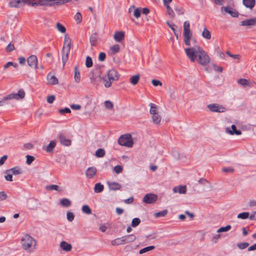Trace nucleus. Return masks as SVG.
<instances>
[{
    "label": "nucleus",
    "mask_w": 256,
    "mask_h": 256,
    "mask_svg": "<svg viewBox=\"0 0 256 256\" xmlns=\"http://www.w3.org/2000/svg\"><path fill=\"white\" fill-rule=\"evenodd\" d=\"M185 52L192 62L196 60L200 65L205 66L210 62V58L208 54L199 46L194 45L191 48L184 49Z\"/></svg>",
    "instance_id": "1"
},
{
    "label": "nucleus",
    "mask_w": 256,
    "mask_h": 256,
    "mask_svg": "<svg viewBox=\"0 0 256 256\" xmlns=\"http://www.w3.org/2000/svg\"><path fill=\"white\" fill-rule=\"evenodd\" d=\"M120 78V74L114 69L109 70L106 74L102 78V80L104 86L106 88H108L111 86L112 84L117 81Z\"/></svg>",
    "instance_id": "2"
},
{
    "label": "nucleus",
    "mask_w": 256,
    "mask_h": 256,
    "mask_svg": "<svg viewBox=\"0 0 256 256\" xmlns=\"http://www.w3.org/2000/svg\"><path fill=\"white\" fill-rule=\"evenodd\" d=\"M22 244L24 249L28 252L33 250L36 246V240L28 234L24 235L22 238Z\"/></svg>",
    "instance_id": "3"
},
{
    "label": "nucleus",
    "mask_w": 256,
    "mask_h": 256,
    "mask_svg": "<svg viewBox=\"0 0 256 256\" xmlns=\"http://www.w3.org/2000/svg\"><path fill=\"white\" fill-rule=\"evenodd\" d=\"M184 44L190 46V40H193L192 38V34L190 30V24L189 21H186L184 23Z\"/></svg>",
    "instance_id": "4"
},
{
    "label": "nucleus",
    "mask_w": 256,
    "mask_h": 256,
    "mask_svg": "<svg viewBox=\"0 0 256 256\" xmlns=\"http://www.w3.org/2000/svg\"><path fill=\"white\" fill-rule=\"evenodd\" d=\"M118 143L120 146L128 148H132L134 144L132 136L129 134L122 135L118 140Z\"/></svg>",
    "instance_id": "5"
},
{
    "label": "nucleus",
    "mask_w": 256,
    "mask_h": 256,
    "mask_svg": "<svg viewBox=\"0 0 256 256\" xmlns=\"http://www.w3.org/2000/svg\"><path fill=\"white\" fill-rule=\"evenodd\" d=\"M32 0H12L8 3V6L11 8H19L23 7L25 4L32 6Z\"/></svg>",
    "instance_id": "6"
},
{
    "label": "nucleus",
    "mask_w": 256,
    "mask_h": 256,
    "mask_svg": "<svg viewBox=\"0 0 256 256\" xmlns=\"http://www.w3.org/2000/svg\"><path fill=\"white\" fill-rule=\"evenodd\" d=\"M207 108L213 112H224L226 110L224 107L218 104H209L207 106Z\"/></svg>",
    "instance_id": "7"
},
{
    "label": "nucleus",
    "mask_w": 256,
    "mask_h": 256,
    "mask_svg": "<svg viewBox=\"0 0 256 256\" xmlns=\"http://www.w3.org/2000/svg\"><path fill=\"white\" fill-rule=\"evenodd\" d=\"M53 2L54 0H36V1L33 0L32 6L34 7L38 6H53V4L52 2Z\"/></svg>",
    "instance_id": "8"
},
{
    "label": "nucleus",
    "mask_w": 256,
    "mask_h": 256,
    "mask_svg": "<svg viewBox=\"0 0 256 256\" xmlns=\"http://www.w3.org/2000/svg\"><path fill=\"white\" fill-rule=\"evenodd\" d=\"M157 200V195L152 194H146L143 198V201L146 204H154Z\"/></svg>",
    "instance_id": "9"
},
{
    "label": "nucleus",
    "mask_w": 256,
    "mask_h": 256,
    "mask_svg": "<svg viewBox=\"0 0 256 256\" xmlns=\"http://www.w3.org/2000/svg\"><path fill=\"white\" fill-rule=\"evenodd\" d=\"M8 98L10 100L15 99V100H20L24 98L25 96V92L23 90H20L18 93H12L8 94Z\"/></svg>",
    "instance_id": "10"
},
{
    "label": "nucleus",
    "mask_w": 256,
    "mask_h": 256,
    "mask_svg": "<svg viewBox=\"0 0 256 256\" xmlns=\"http://www.w3.org/2000/svg\"><path fill=\"white\" fill-rule=\"evenodd\" d=\"M27 62L30 66L34 69L38 68V58L36 56L32 55L27 59Z\"/></svg>",
    "instance_id": "11"
},
{
    "label": "nucleus",
    "mask_w": 256,
    "mask_h": 256,
    "mask_svg": "<svg viewBox=\"0 0 256 256\" xmlns=\"http://www.w3.org/2000/svg\"><path fill=\"white\" fill-rule=\"evenodd\" d=\"M226 133L230 134V135H240L242 132L240 130L236 129V127L234 124H232L231 126V128H226Z\"/></svg>",
    "instance_id": "12"
},
{
    "label": "nucleus",
    "mask_w": 256,
    "mask_h": 256,
    "mask_svg": "<svg viewBox=\"0 0 256 256\" xmlns=\"http://www.w3.org/2000/svg\"><path fill=\"white\" fill-rule=\"evenodd\" d=\"M58 138L60 142L62 144L65 146H70L71 144V140L70 139L66 138V136L62 133H60Z\"/></svg>",
    "instance_id": "13"
},
{
    "label": "nucleus",
    "mask_w": 256,
    "mask_h": 256,
    "mask_svg": "<svg viewBox=\"0 0 256 256\" xmlns=\"http://www.w3.org/2000/svg\"><path fill=\"white\" fill-rule=\"evenodd\" d=\"M96 172L97 170L95 167H90L86 170V174L88 178L90 179L95 176Z\"/></svg>",
    "instance_id": "14"
},
{
    "label": "nucleus",
    "mask_w": 256,
    "mask_h": 256,
    "mask_svg": "<svg viewBox=\"0 0 256 256\" xmlns=\"http://www.w3.org/2000/svg\"><path fill=\"white\" fill-rule=\"evenodd\" d=\"M124 32L117 31L114 33V38L116 42H121L124 38Z\"/></svg>",
    "instance_id": "15"
},
{
    "label": "nucleus",
    "mask_w": 256,
    "mask_h": 256,
    "mask_svg": "<svg viewBox=\"0 0 256 256\" xmlns=\"http://www.w3.org/2000/svg\"><path fill=\"white\" fill-rule=\"evenodd\" d=\"M256 24V18H250L240 22V26H253Z\"/></svg>",
    "instance_id": "16"
},
{
    "label": "nucleus",
    "mask_w": 256,
    "mask_h": 256,
    "mask_svg": "<svg viewBox=\"0 0 256 256\" xmlns=\"http://www.w3.org/2000/svg\"><path fill=\"white\" fill-rule=\"evenodd\" d=\"M221 10H224L226 12L229 14L232 17L236 18L238 16V12L232 10L231 8L228 6L222 7Z\"/></svg>",
    "instance_id": "17"
},
{
    "label": "nucleus",
    "mask_w": 256,
    "mask_h": 256,
    "mask_svg": "<svg viewBox=\"0 0 256 256\" xmlns=\"http://www.w3.org/2000/svg\"><path fill=\"white\" fill-rule=\"evenodd\" d=\"M126 244L124 236L117 238L111 242V244L112 246H118Z\"/></svg>",
    "instance_id": "18"
},
{
    "label": "nucleus",
    "mask_w": 256,
    "mask_h": 256,
    "mask_svg": "<svg viewBox=\"0 0 256 256\" xmlns=\"http://www.w3.org/2000/svg\"><path fill=\"white\" fill-rule=\"evenodd\" d=\"M11 172L12 174L17 175L22 174V169L18 166H16L13 168H10L8 170H6V173H10Z\"/></svg>",
    "instance_id": "19"
},
{
    "label": "nucleus",
    "mask_w": 256,
    "mask_h": 256,
    "mask_svg": "<svg viewBox=\"0 0 256 256\" xmlns=\"http://www.w3.org/2000/svg\"><path fill=\"white\" fill-rule=\"evenodd\" d=\"M68 48H66V50H62V62L63 66H64L67 62L70 50H68Z\"/></svg>",
    "instance_id": "20"
},
{
    "label": "nucleus",
    "mask_w": 256,
    "mask_h": 256,
    "mask_svg": "<svg viewBox=\"0 0 256 256\" xmlns=\"http://www.w3.org/2000/svg\"><path fill=\"white\" fill-rule=\"evenodd\" d=\"M172 190L174 193L178 192L180 194H184L186 192V186H180L178 187H174Z\"/></svg>",
    "instance_id": "21"
},
{
    "label": "nucleus",
    "mask_w": 256,
    "mask_h": 256,
    "mask_svg": "<svg viewBox=\"0 0 256 256\" xmlns=\"http://www.w3.org/2000/svg\"><path fill=\"white\" fill-rule=\"evenodd\" d=\"M60 246L62 250L66 252H70L72 248V245L65 241H62L60 242Z\"/></svg>",
    "instance_id": "22"
},
{
    "label": "nucleus",
    "mask_w": 256,
    "mask_h": 256,
    "mask_svg": "<svg viewBox=\"0 0 256 256\" xmlns=\"http://www.w3.org/2000/svg\"><path fill=\"white\" fill-rule=\"evenodd\" d=\"M109 188L111 190H116L120 189L122 186L118 183L116 182H110L108 183Z\"/></svg>",
    "instance_id": "23"
},
{
    "label": "nucleus",
    "mask_w": 256,
    "mask_h": 256,
    "mask_svg": "<svg viewBox=\"0 0 256 256\" xmlns=\"http://www.w3.org/2000/svg\"><path fill=\"white\" fill-rule=\"evenodd\" d=\"M47 78L50 84L54 85L58 84V79L54 76H52L50 74H48Z\"/></svg>",
    "instance_id": "24"
},
{
    "label": "nucleus",
    "mask_w": 256,
    "mask_h": 256,
    "mask_svg": "<svg viewBox=\"0 0 256 256\" xmlns=\"http://www.w3.org/2000/svg\"><path fill=\"white\" fill-rule=\"evenodd\" d=\"M242 2L246 8H248L250 9L252 8L256 4L255 0H242Z\"/></svg>",
    "instance_id": "25"
},
{
    "label": "nucleus",
    "mask_w": 256,
    "mask_h": 256,
    "mask_svg": "<svg viewBox=\"0 0 256 256\" xmlns=\"http://www.w3.org/2000/svg\"><path fill=\"white\" fill-rule=\"evenodd\" d=\"M56 146V142L55 140H52L44 150L48 152H52Z\"/></svg>",
    "instance_id": "26"
},
{
    "label": "nucleus",
    "mask_w": 256,
    "mask_h": 256,
    "mask_svg": "<svg viewBox=\"0 0 256 256\" xmlns=\"http://www.w3.org/2000/svg\"><path fill=\"white\" fill-rule=\"evenodd\" d=\"M74 78L76 82L78 83L80 80V72L78 70V66H76L74 68Z\"/></svg>",
    "instance_id": "27"
},
{
    "label": "nucleus",
    "mask_w": 256,
    "mask_h": 256,
    "mask_svg": "<svg viewBox=\"0 0 256 256\" xmlns=\"http://www.w3.org/2000/svg\"><path fill=\"white\" fill-rule=\"evenodd\" d=\"M98 39V36L96 33L92 34L90 38V43L92 46H95Z\"/></svg>",
    "instance_id": "28"
},
{
    "label": "nucleus",
    "mask_w": 256,
    "mask_h": 256,
    "mask_svg": "<svg viewBox=\"0 0 256 256\" xmlns=\"http://www.w3.org/2000/svg\"><path fill=\"white\" fill-rule=\"evenodd\" d=\"M124 238L126 244L132 242L136 240V236L134 234L124 236Z\"/></svg>",
    "instance_id": "29"
},
{
    "label": "nucleus",
    "mask_w": 256,
    "mask_h": 256,
    "mask_svg": "<svg viewBox=\"0 0 256 256\" xmlns=\"http://www.w3.org/2000/svg\"><path fill=\"white\" fill-rule=\"evenodd\" d=\"M70 40L69 38L65 37L64 40V46L62 48V50H66V48H69L68 50H70Z\"/></svg>",
    "instance_id": "30"
},
{
    "label": "nucleus",
    "mask_w": 256,
    "mask_h": 256,
    "mask_svg": "<svg viewBox=\"0 0 256 256\" xmlns=\"http://www.w3.org/2000/svg\"><path fill=\"white\" fill-rule=\"evenodd\" d=\"M104 186L103 184H101V183L98 182L96 183L94 188V191L96 193H100L102 192L104 190Z\"/></svg>",
    "instance_id": "31"
},
{
    "label": "nucleus",
    "mask_w": 256,
    "mask_h": 256,
    "mask_svg": "<svg viewBox=\"0 0 256 256\" xmlns=\"http://www.w3.org/2000/svg\"><path fill=\"white\" fill-rule=\"evenodd\" d=\"M202 36L206 40H210L211 38V34L210 31L206 28H204L202 32Z\"/></svg>",
    "instance_id": "32"
},
{
    "label": "nucleus",
    "mask_w": 256,
    "mask_h": 256,
    "mask_svg": "<svg viewBox=\"0 0 256 256\" xmlns=\"http://www.w3.org/2000/svg\"><path fill=\"white\" fill-rule=\"evenodd\" d=\"M140 76L138 74H136L134 76H133L130 78V82L132 85H136V84L139 80H140Z\"/></svg>",
    "instance_id": "33"
},
{
    "label": "nucleus",
    "mask_w": 256,
    "mask_h": 256,
    "mask_svg": "<svg viewBox=\"0 0 256 256\" xmlns=\"http://www.w3.org/2000/svg\"><path fill=\"white\" fill-rule=\"evenodd\" d=\"M161 118L160 116L158 113L152 115V122L156 124H158L161 121Z\"/></svg>",
    "instance_id": "34"
},
{
    "label": "nucleus",
    "mask_w": 256,
    "mask_h": 256,
    "mask_svg": "<svg viewBox=\"0 0 256 256\" xmlns=\"http://www.w3.org/2000/svg\"><path fill=\"white\" fill-rule=\"evenodd\" d=\"M167 10V13L172 18H174V17L175 14L174 12V10H172V8L170 7L168 4H164Z\"/></svg>",
    "instance_id": "35"
},
{
    "label": "nucleus",
    "mask_w": 256,
    "mask_h": 256,
    "mask_svg": "<svg viewBox=\"0 0 256 256\" xmlns=\"http://www.w3.org/2000/svg\"><path fill=\"white\" fill-rule=\"evenodd\" d=\"M155 248V246H146V247H145L142 249H141L140 251H139V254H143L145 252H146L148 251H150V250H152L154 249Z\"/></svg>",
    "instance_id": "36"
},
{
    "label": "nucleus",
    "mask_w": 256,
    "mask_h": 256,
    "mask_svg": "<svg viewBox=\"0 0 256 256\" xmlns=\"http://www.w3.org/2000/svg\"><path fill=\"white\" fill-rule=\"evenodd\" d=\"M105 150L103 148H99L96 152V156L98 158H102L105 155Z\"/></svg>",
    "instance_id": "37"
},
{
    "label": "nucleus",
    "mask_w": 256,
    "mask_h": 256,
    "mask_svg": "<svg viewBox=\"0 0 256 256\" xmlns=\"http://www.w3.org/2000/svg\"><path fill=\"white\" fill-rule=\"evenodd\" d=\"M168 212L167 210H164L162 211L156 212L154 214V216L156 218L164 217L166 216V214H168Z\"/></svg>",
    "instance_id": "38"
},
{
    "label": "nucleus",
    "mask_w": 256,
    "mask_h": 256,
    "mask_svg": "<svg viewBox=\"0 0 256 256\" xmlns=\"http://www.w3.org/2000/svg\"><path fill=\"white\" fill-rule=\"evenodd\" d=\"M150 112L152 115L156 114L157 113H158V112L157 110V106L156 104L150 103Z\"/></svg>",
    "instance_id": "39"
},
{
    "label": "nucleus",
    "mask_w": 256,
    "mask_h": 256,
    "mask_svg": "<svg viewBox=\"0 0 256 256\" xmlns=\"http://www.w3.org/2000/svg\"><path fill=\"white\" fill-rule=\"evenodd\" d=\"M60 204L64 207H68L71 204V202L68 199L65 198L61 200Z\"/></svg>",
    "instance_id": "40"
},
{
    "label": "nucleus",
    "mask_w": 256,
    "mask_h": 256,
    "mask_svg": "<svg viewBox=\"0 0 256 256\" xmlns=\"http://www.w3.org/2000/svg\"><path fill=\"white\" fill-rule=\"evenodd\" d=\"M82 212L86 214H88L92 213V210L88 205H84L82 206Z\"/></svg>",
    "instance_id": "41"
},
{
    "label": "nucleus",
    "mask_w": 256,
    "mask_h": 256,
    "mask_svg": "<svg viewBox=\"0 0 256 256\" xmlns=\"http://www.w3.org/2000/svg\"><path fill=\"white\" fill-rule=\"evenodd\" d=\"M230 225H227L226 226L221 227L217 230V232H226L231 229Z\"/></svg>",
    "instance_id": "42"
},
{
    "label": "nucleus",
    "mask_w": 256,
    "mask_h": 256,
    "mask_svg": "<svg viewBox=\"0 0 256 256\" xmlns=\"http://www.w3.org/2000/svg\"><path fill=\"white\" fill-rule=\"evenodd\" d=\"M70 1H71V0H56L55 1L52 2L53 6L55 5L60 6L62 4H64Z\"/></svg>",
    "instance_id": "43"
},
{
    "label": "nucleus",
    "mask_w": 256,
    "mask_h": 256,
    "mask_svg": "<svg viewBox=\"0 0 256 256\" xmlns=\"http://www.w3.org/2000/svg\"><path fill=\"white\" fill-rule=\"evenodd\" d=\"M249 246V244L246 242H242L237 244L238 248L240 250L246 248Z\"/></svg>",
    "instance_id": "44"
},
{
    "label": "nucleus",
    "mask_w": 256,
    "mask_h": 256,
    "mask_svg": "<svg viewBox=\"0 0 256 256\" xmlns=\"http://www.w3.org/2000/svg\"><path fill=\"white\" fill-rule=\"evenodd\" d=\"M93 62L92 58L90 56H88L86 58V66L87 68H90L92 66Z\"/></svg>",
    "instance_id": "45"
},
{
    "label": "nucleus",
    "mask_w": 256,
    "mask_h": 256,
    "mask_svg": "<svg viewBox=\"0 0 256 256\" xmlns=\"http://www.w3.org/2000/svg\"><path fill=\"white\" fill-rule=\"evenodd\" d=\"M249 217L250 216H249V212H243L239 214L237 216V218H241V219H246Z\"/></svg>",
    "instance_id": "46"
},
{
    "label": "nucleus",
    "mask_w": 256,
    "mask_h": 256,
    "mask_svg": "<svg viewBox=\"0 0 256 256\" xmlns=\"http://www.w3.org/2000/svg\"><path fill=\"white\" fill-rule=\"evenodd\" d=\"M140 220L139 218H134L132 220L131 226L134 228L136 227L140 223Z\"/></svg>",
    "instance_id": "47"
},
{
    "label": "nucleus",
    "mask_w": 256,
    "mask_h": 256,
    "mask_svg": "<svg viewBox=\"0 0 256 256\" xmlns=\"http://www.w3.org/2000/svg\"><path fill=\"white\" fill-rule=\"evenodd\" d=\"M238 83L244 87L246 86H250V85H249L248 81L244 78H240L238 80Z\"/></svg>",
    "instance_id": "48"
},
{
    "label": "nucleus",
    "mask_w": 256,
    "mask_h": 256,
    "mask_svg": "<svg viewBox=\"0 0 256 256\" xmlns=\"http://www.w3.org/2000/svg\"><path fill=\"white\" fill-rule=\"evenodd\" d=\"M120 46L118 44H116L110 47V50L113 54L118 52H120Z\"/></svg>",
    "instance_id": "49"
},
{
    "label": "nucleus",
    "mask_w": 256,
    "mask_h": 256,
    "mask_svg": "<svg viewBox=\"0 0 256 256\" xmlns=\"http://www.w3.org/2000/svg\"><path fill=\"white\" fill-rule=\"evenodd\" d=\"M46 188L51 190H55L58 192H60L62 190H60V186L56 184H52L47 186Z\"/></svg>",
    "instance_id": "50"
},
{
    "label": "nucleus",
    "mask_w": 256,
    "mask_h": 256,
    "mask_svg": "<svg viewBox=\"0 0 256 256\" xmlns=\"http://www.w3.org/2000/svg\"><path fill=\"white\" fill-rule=\"evenodd\" d=\"M56 28L62 33H64L66 32V28L59 22L56 24Z\"/></svg>",
    "instance_id": "51"
},
{
    "label": "nucleus",
    "mask_w": 256,
    "mask_h": 256,
    "mask_svg": "<svg viewBox=\"0 0 256 256\" xmlns=\"http://www.w3.org/2000/svg\"><path fill=\"white\" fill-rule=\"evenodd\" d=\"M74 19L78 24L80 23L82 20V16L81 14L79 12H77L74 16Z\"/></svg>",
    "instance_id": "52"
},
{
    "label": "nucleus",
    "mask_w": 256,
    "mask_h": 256,
    "mask_svg": "<svg viewBox=\"0 0 256 256\" xmlns=\"http://www.w3.org/2000/svg\"><path fill=\"white\" fill-rule=\"evenodd\" d=\"M104 106L107 109L112 110L114 108V104L110 100H106L104 102Z\"/></svg>",
    "instance_id": "53"
},
{
    "label": "nucleus",
    "mask_w": 256,
    "mask_h": 256,
    "mask_svg": "<svg viewBox=\"0 0 256 256\" xmlns=\"http://www.w3.org/2000/svg\"><path fill=\"white\" fill-rule=\"evenodd\" d=\"M14 50V46L13 44L10 43L6 48V51L8 52H10Z\"/></svg>",
    "instance_id": "54"
},
{
    "label": "nucleus",
    "mask_w": 256,
    "mask_h": 256,
    "mask_svg": "<svg viewBox=\"0 0 256 256\" xmlns=\"http://www.w3.org/2000/svg\"><path fill=\"white\" fill-rule=\"evenodd\" d=\"M26 162L28 164H30L34 160V158L33 156L27 155L26 156Z\"/></svg>",
    "instance_id": "55"
},
{
    "label": "nucleus",
    "mask_w": 256,
    "mask_h": 256,
    "mask_svg": "<svg viewBox=\"0 0 256 256\" xmlns=\"http://www.w3.org/2000/svg\"><path fill=\"white\" fill-rule=\"evenodd\" d=\"M67 219L70 222H72L74 218V216L73 213L71 212H68L66 214Z\"/></svg>",
    "instance_id": "56"
},
{
    "label": "nucleus",
    "mask_w": 256,
    "mask_h": 256,
    "mask_svg": "<svg viewBox=\"0 0 256 256\" xmlns=\"http://www.w3.org/2000/svg\"><path fill=\"white\" fill-rule=\"evenodd\" d=\"M114 170L116 174H120L122 172V168L120 165H117L114 167Z\"/></svg>",
    "instance_id": "57"
},
{
    "label": "nucleus",
    "mask_w": 256,
    "mask_h": 256,
    "mask_svg": "<svg viewBox=\"0 0 256 256\" xmlns=\"http://www.w3.org/2000/svg\"><path fill=\"white\" fill-rule=\"evenodd\" d=\"M152 83L153 84V86H162V82L160 80L156 79L152 80Z\"/></svg>",
    "instance_id": "58"
},
{
    "label": "nucleus",
    "mask_w": 256,
    "mask_h": 256,
    "mask_svg": "<svg viewBox=\"0 0 256 256\" xmlns=\"http://www.w3.org/2000/svg\"><path fill=\"white\" fill-rule=\"evenodd\" d=\"M134 15L136 18H138L140 17L141 15V11L139 8H136L135 9Z\"/></svg>",
    "instance_id": "59"
},
{
    "label": "nucleus",
    "mask_w": 256,
    "mask_h": 256,
    "mask_svg": "<svg viewBox=\"0 0 256 256\" xmlns=\"http://www.w3.org/2000/svg\"><path fill=\"white\" fill-rule=\"evenodd\" d=\"M106 58V54L104 52H101L98 56V60L100 62H103L105 60Z\"/></svg>",
    "instance_id": "60"
},
{
    "label": "nucleus",
    "mask_w": 256,
    "mask_h": 256,
    "mask_svg": "<svg viewBox=\"0 0 256 256\" xmlns=\"http://www.w3.org/2000/svg\"><path fill=\"white\" fill-rule=\"evenodd\" d=\"M58 112L60 114H64V113H70L71 110L69 108H64L59 110Z\"/></svg>",
    "instance_id": "61"
},
{
    "label": "nucleus",
    "mask_w": 256,
    "mask_h": 256,
    "mask_svg": "<svg viewBox=\"0 0 256 256\" xmlns=\"http://www.w3.org/2000/svg\"><path fill=\"white\" fill-rule=\"evenodd\" d=\"M55 100L54 95H50L47 97V102L49 104H52Z\"/></svg>",
    "instance_id": "62"
},
{
    "label": "nucleus",
    "mask_w": 256,
    "mask_h": 256,
    "mask_svg": "<svg viewBox=\"0 0 256 256\" xmlns=\"http://www.w3.org/2000/svg\"><path fill=\"white\" fill-rule=\"evenodd\" d=\"M174 10L177 12L178 14H182L184 13V9L178 6H175Z\"/></svg>",
    "instance_id": "63"
},
{
    "label": "nucleus",
    "mask_w": 256,
    "mask_h": 256,
    "mask_svg": "<svg viewBox=\"0 0 256 256\" xmlns=\"http://www.w3.org/2000/svg\"><path fill=\"white\" fill-rule=\"evenodd\" d=\"M7 198L6 194L4 192H0V201L6 200Z\"/></svg>",
    "instance_id": "64"
}]
</instances>
